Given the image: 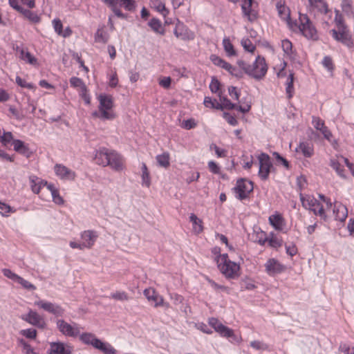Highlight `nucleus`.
<instances>
[{"instance_id":"obj_13","label":"nucleus","mask_w":354,"mask_h":354,"mask_svg":"<svg viewBox=\"0 0 354 354\" xmlns=\"http://www.w3.org/2000/svg\"><path fill=\"white\" fill-rule=\"evenodd\" d=\"M73 348L64 342H51L48 350V354H72Z\"/></svg>"},{"instance_id":"obj_15","label":"nucleus","mask_w":354,"mask_h":354,"mask_svg":"<svg viewBox=\"0 0 354 354\" xmlns=\"http://www.w3.org/2000/svg\"><path fill=\"white\" fill-rule=\"evenodd\" d=\"M55 174L61 179L73 180L75 173L66 166L61 164H56L54 167Z\"/></svg>"},{"instance_id":"obj_45","label":"nucleus","mask_w":354,"mask_h":354,"mask_svg":"<svg viewBox=\"0 0 354 354\" xmlns=\"http://www.w3.org/2000/svg\"><path fill=\"white\" fill-rule=\"evenodd\" d=\"M19 345L23 347L24 351L25 354H37L32 346L24 339L19 338L18 339Z\"/></svg>"},{"instance_id":"obj_46","label":"nucleus","mask_w":354,"mask_h":354,"mask_svg":"<svg viewBox=\"0 0 354 354\" xmlns=\"http://www.w3.org/2000/svg\"><path fill=\"white\" fill-rule=\"evenodd\" d=\"M228 66H227L225 70L230 73V75L239 79L243 77V72L241 69L233 66L230 63L228 64Z\"/></svg>"},{"instance_id":"obj_43","label":"nucleus","mask_w":354,"mask_h":354,"mask_svg":"<svg viewBox=\"0 0 354 354\" xmlns=\"http://www.w3.org/2000/svg\"><path fill=\"white\" fill-rule=\"evenodd\" d=\"M189 220L192 223L196 231L198 232L203 231L202 221L199 219L196 214L193 213L191 214L189 216Z\"/></svg>"},{"instance_id":"obj_24","label":"nucleus","mask_w":354,"mask_h":354,"mask_svg":"<svg viewBox=\"0 0 354 354\" xmlns=\"http://www.w3.org/2000/svg\"><path fill=\"white\" fill-rule=\"evenodd\" d=\"M95 343V348L100 351L104 354L117 353V351L109 342H102L101 339H99Z\"/></svg>"},{"instance_id":"obj_63","label":"nucleus","mask_w":354,"mask_h":354,"mask_svg":"<svg viewBox=\"0 0 354 354\" xmlns=\"http://www.w3.org/2000/svg\"><path fill=\"white\" fill-rule=\"evenodd\" d=\"M223 118L232 126L238 124V121L234 116L232 115L230 113L223 112Z\"/></svg>"},{"instance_id":"obj_11","label":"nucleus","mask_w":354,"mask_h":354,"mask_svg":"<svg viewBox=\"0 0 354 354\" xmlns=\"http://www.w3.org/2000/svg\"><path fill=\"white\" fill-rule=\"evenodd\" d=\"M265 268L270 276H274L284 272L286 266L275 259H269L265 263Z\"/></svg>"},{"instance_id":"obj_47","label":"nucleus","mask_w":354,"mask_h":354,"mask_svg":"<svg viewBox=\"0 0 354 354\" xmlns=\"http://www.w3.org/2000/svg\"><path fill=\"white\" fill-rule=\"evenodd\" d=\"M120 6H123L127 11H133L136 7V3L134 0H120Z\"/></svg>"},{"instance_id":"obj_31","label":"nucleus","mask_w":354,"mask_h":354,"mask_svg":"<svg viewBox=\"0 0 354 354\" xmlns=\"http://www.w3.org/2000/svg\"><path fill=\"white\" fill-rule=\"evenodd\" d=\"M223 46L225 52L226 53L228 57H232L236 55V52L234 48L233 44H232L230 38L225 37L223 39Z\"/></svg>"},{"instance_id":"obj_33","label":"nucleus","mask_w":354,"mask_h":354,"mask_svg":"<svg viewBox=\"0 0 354 354\" xmlns=\"http://www.w3.org/2000/svg\"><path fill=\"white\" fill-rule=\"evenodd\" d=\"M19 12L32 23L37 24L41 20L39 16L37 13L28 9H25L23 8V10H21Z\"/></svg>"},{"instance_id":"obj_56","label":"nucleus","mask_w":354,"mask_h":354,"mask_svg":"<svg viewBox=\"0 0 354 354\" xmlns=\"http://www.w3.org/2000/svg\"><path fill=\"white\" fill-rule=\"evenodd\" d=\"M20 334L26 338L34 339L37 337V330L34 328L24 329L20 331Z\"/></svg>"},{"instance_id":"obj_57","label":"nucleus","mask_w":354,"mask_h":354,"mask_svg":"<svg viewBox=\"0 0 354 354\" xmlns=\"http://www.w3.org/2000/svg\"><path fill=\"white\" fill-rule=\"evenodd\" d=\"M312 123L314 127L320 131H322L324 128H326L324 122L320 119L319 117H313Z\"/></svg>"},{"instance_id":"obj_9","label":"nucleus","mask_w":354,"mask_h":354,"mask_svg":"<svg viewBox=\"0 0 354 354\" xmlns=\"http://www.w3.org/2000/svg\"><path fill=\"white\" fill-rule=\"evenodd\" d=\"M21 319L28 324L39 328H44L46 322L44 318L36 311L29 310L28 313L21 316Z\"/></svg>"},{"instance_id":"obj_25","label":"nucleus","mask_w":354,"mask_h":354,"mask_svg":"<svg viewBox=\"0 0 354 354\" xmlns=\"http://www.w3.org/2000/svg\"><path fill=\"white\" fill-rule=\"evenodd\" d=\"M149 4L151 8L155 9L164 17H166L169 12L162 0H149Z\"/></svg>"},{"instance_id":"obj_39","label":"nucleus","mask_w":354,"mask_h":354,"mask_svg":"<svg viewBox=\"0 0 354 354\" xmlns=\"http://www.w3.org/2000/svg\"><path fill=\"white\" fill-rule=\"evenodd\" d=\"M311 6L318 8L321 12L327 13L328 6L324 0H308Z\"/></svg>"},{"instance_id":"obj_40","label":"nucleus","mask_w":354,"mask_h":354,"mask_svg":"<svg viewBox=\"0 0 354 354\" xmlns=\"http://www.w3.org/2000/svg\"><path fill=\"white\" fill-rule=\"evenodd\" d=\"M294 74L292 73H290L287 82H286V92L288 95V97L290 99L292 97L294 93Z\"/></svg>"},{"instance_id":"obj_62","label":"nucleus","mask_w":354,"mask_h":354,"mask_svg":"<svg viewBox=\"0 0 354 354\" xmlns=\"http://www.w3.org/2000/svg\"><path fill=\"white\" fill-rule=\"evenodd\" d=\"M268 245L273 248H279L282 246L283 241L282 239H279L277 237H272L268 241Z\"/></svg>"},{"instance_id":"obj_17","label":"nucleus","mask_w":354,"mask_h":354,"mask_svg":"<svg viewBox=\"0 0 354 354\" xmlns=\"http://www.w3.org/2000/svg\"><path fill=\"white\" fill-rule=\"evenodd\" d=\"M98 235L94 230H84L80 234L82 245L85 248H91L95 243Z\"/></svg>"},{"instance_id":"obj_27","label":"nucleus","mask_w":354,"mask_h":354,"mask_svg":"<svg viewBox=\"0 0 354 354\" xmlns=\"http://www.w3.org/2000/svg\"><path fill=\"white\" fill-rule=\"evenodd\" d=\"M218 333L222 337L230 339L231 342H239V337L235 335L234 330L224 325L218 328Z\"/></svg>"},{"instance_id":"obj_28","label":"nucleus","mask_w":354,"mask_h":354,"mask_svg":"<svg viewBox=\"0 0 354 354\" xmlns=\"http://www.w3.org/2000/svg\"><path fill=\"white\" fill-rule=\"evenodd\" d=\"M276 6L279 17L281 19L288 22L290 20V13L289 8H287L284 4L281 3V1L277 2Z\"/></svg>"},{"instance_id":"obj_22","label":"nucleus","mask_w":354,"mask_h":354,"mask_svg":"<svg viewBox=\"0 0 354 354\" xmlns=\"http://www.w3.org/2000/svg\"><path fill=\"white\" fill-rule=\"evenodd\" d=\"M144 295L149 301L154 302V307H158L163 304V298L158 295L153 289H145Z\"/></svg>"},{"instance_id":"obj_19","label":"nucleus","mask_w":354,"mask_h":354,"mask_svg":"<svg viewBox=\"0 0 354 354\" xmlns=\"http://www.w3.org/2000/svg\"><path fill=\"white\" fill-rule=\"evenodd\" d=\"M111 152V149H106L105 147L100 148L98 151H96L95 156V162L103 167L107 166L109 163L108 160L109 157V153Z\"/></svg>"},{"instance_id":"obj_59","label":"nucleus","mask_w":354,"mask_h":354,"mask_svg":"<svg viewBox=\"0 0 354 354\" xmlns=\"http://www.w3.org/2000/svg\"><path fill=\"white\" fill-rule=\"evenodd\" d=\"M203 104L206 107L216 109L217 104L220 103L216 99H212L210 97H205Z\"/></svg>"},{"instance_id":"obj_51","label":"nucleus","mask_w":354,"mask_h":354,"mask_svg":"<svg viewBox=\"0 0 354 354\" xmlns=\"http://www.w3.org/2000/svg\"><path fill=\"white\" fill-rule=\"evenodd\" d=\"M241 44L242 45V46L243 47V48L245 49V50L250 52V53H253L256 48L255 46L252 44L251 40L248 38H243L241 40Z\"/></svg>"},{"instance_id":"obj_7","label":"nucleus","mask_w":354,"mask_h":354,"mask_svg":"<svg viewBox=\"0 0 354 354\" xmlns=\"http://www.w3.org/2000/svg\"><path fill=\"white\" fill-rule=\"evenodd\" d=\"M34 304L56 317H62L65 312L61 306L45 300L35 301Z\"/></svg>"},{"instance_id":"obj_4","label":"nucleus","mask_w":354,"mask_h":354,"mask_svg":"<svg viewBox=\"0 0 354 354\" xmlns=\"http://www.w3.org/2000/svg\"><path fill=\"white\" fill-rule=\"evenodd\" d=\"M253 189V183L244 178L238 179L236 186L233 188L234 192L237 194L236 198L241 201L246 199Z\"/></svg>"},{"instance_id":"obj_54","label":"nucleus","mask_w":354,"mask_h":354,"mask_svg":"<svg viewBox=\"0 0 354 354\" xmlns=\"http://www.w3.org/2000/svg\"><path fill=\"white\" fill-rule=\"evenodd\" d=\"M250 346L257 351H266L268 349V344L257 340L251 342Z\"/></svg>"},{"instance_id":"obj_10","label":"nucleus","mask_w":354,"mask_h":354,"mask_svg":"<svg viewBox=\"0 0 354 354\" xmlns=\"http://www.w3.org/2000/svg\"><path fill=\"white\" fill-rule=\"evenodd\" d=\"M108 158L109 163L107 166H109L112 169L117 171L123 170L124 159L122 156L114 150H111Z\"/></svg>"},{"instance_id":"obj_44","label":"nucleus","mask_w":354,"mask_h":354,"mask_svg":"<svg viewBox=\"0 0 354 354\" xmlns=\"http://www.w3.org/2000/svg\"><path fill=\"white\" fill-rule=\"evenodd\" d=\"M69 81L71 86L74 88L80 87L82 91H86V86L81 78L77 77H72Z\"/></svg>"},{"instance_id":"obj_60","label":"nucleus","mask_w":354,"mask_h":354,"mask_svg":"<svg viewBox=\"0 0 354 354\" xmlns=\"http://www.w3.org/2000/svg\"><path fill=\"white\" fill-rule=\"evenodd\" d=\"M352 0H342V9L343 12L350 14L352 12Z\"/></svg>"},{"instance_id":"obj_37","label":"nucleus","mask_w":354,"mask_h":354,"mask_svg":"<svg viewBox=\"0 0 354 354\" xmlns=\"http://www.w3.org/2000/svg\"><path fill=\"white\" fill-rule=\"evenodd\" d=\"M142 184L147 187L151 185L150 174L148 171L147 165L145 162H142Z\"/></svg>"},{"instance_id":"obj_29","label":"nucleus","mask_w":354,"mask_h":354,"mask_svg":"<svg viewBox=\"0 0 354 354\" xmlns=\"http://www.w3.org/2000/svg\"><path fill=\"white\" fill-rule=\"evenodd\" d=\"M30 187L32 191L35 194H39L41 187H44V184H46V181H44L35 176L30 177Z\"/></svg>"},{"instance_id":"obj_2","label":"nucleus","mask_w":354,"mask_h":354,"mask_svg":"<svg viewBox=\"0 0 354 354\" xmlns=\"http://www.w3.org/2000/svg\"><path fill=\"white\" fill-rule=\"evenodd\" d=\"M267 71L268 66L265 58L258 55L253 64L248 67L246 74L257 80H260L264 77Z\"/></svg>"},{"instance_id":"obj_49","label":"nucleus","mask_w":354,"mask_h":354,"mask_svg":"<svg viewBox=\"0 0 354 354\" xmlns=\"http://www.w3.org/2000/svg\"><path fill=\"white\" fill-rule=\"evenodd\" d=\"M109 297L118 301H127L129 299V297L124 291H117L115 292H113L111 294Z\"/></svg>"},{"instance_id":"obj_36","label":"nucleus","mask_w":354,"mask_h":354,"mask_svg":"<svg viewBox=\"0 0 354 354\" xmlns=\"http://www.w3.org/2000/svg\"><path fill=\"white\" fill-rule=\"evenodd\" d=\"M156 160L160 167L167 168L169 166V154L167 152H164L162 154L157 155Z\"/></svg>"},{"instance_id":"obj_58","label":"nucleus","mask_w":354,"mask_h":354,"mask_svg":"<svg viewBox=\"0 0 354 354\" xmlns=\"http://www.w3.org/2000/svg\"><path fill=\"white\" fill-rule=\"evenodd\" d=\"M16 83L22 88H26L28 89H33L35 88L32 83L26 82L25 80H23L19 76L16 77Z\"/></svg>"},{"instance_id":"obj_23","label":"nucleus","mask_w":354,"mask_h":354,"mask_svg":"<svg viewBox=\"0 0 354 354\" xmlns=\"http://www.w3.org/2000/svg\"><path fill=\"white\" fill-rule=\"evenodd\" d=\"M297 152H301L305 158H310L314 154L313 145L308 142H301L296 148Z\"/></svg>"},{"instance_id":"obj_6","label":"nucleus","mask_w":354,"mask_h":354,"mask_svg":"<svg viewBox=\"0 0 354 354\" xmlns=\"http://www.w3.org/2000/svg\"><path fill=\"white\" fill-rule=\"evenodd\" d=\"M56 325L59 331L65 336L75 337L80 334L78 324L75 322L70 324L64 319H58Z\"/></svg>"},{"instance_id":"obj_12","label":"nucleus","mask_w":354,"mask_h":354,"mask_svg":"<svg viewBox=\"0 0 354 354\" xmlns=\"http://www.w3.org/2000/svg\"><path fill=\"white\" fill-rule=\"evenodd\" d=\"M174 34L177 38L185 41L193 39L194 37V33L183 23L179 21L176 24Z\"/></svg>"},{"instance_id":"obj_8","label":"nucleus","mask_w":354,"mask_h":354,"mask_svg":"<svg viewBox=\"0 0 354 354\" xmlns=\"http://www.w3.org/2000/svg\"><path fill=\"white\" fill-rule=\"evenodd\" d=\"M220 272L227 279H235L238 277L240 269L239 264L234 261H228L227 263L218 265Z\"/></svg>"},{"instance_id":"obj_5","label":"nucleus","mask_w":354,"mask_h":354,"mask_svg":"<svg viewBox=\"0 0 354 354\" xmlns=\"http://www.w3.org/2000/svg\"><path fill=\"white\" fill-rule=\"evenodd\" d=\"M259 176L263 180H266L272 168L270 156L266 153H261L259 157Z\"/></svg>"},{"instance_id":"obj_42","label":"nucleus","mask_w":354,"mask_h":354,"mask_svg":"<svg viewBox=\"0 0 354 354\" xmlns=\"http://www.w3.org/2000/svg\"><path fill=\"white\" fill-rule=\"evenodd\" d=\"M14 140L13 135L10 131H4L3 135L0 136V142L3 147H7L10 142H12V145H13Z\"/></svg>"},{"instance_id":"obj_18","label":"nucleus","mask_w":354,"mask_h":354,"mask_svg":"<svg viewBox=\"0 0 354 354\" xmlns=\"http://www.w3.org/2000/svg\"><path fill=\"white\" fill-rule=\"evenodd\" d=\"M13 147L14 150L19 153L21 155L29 158L32 155V151L30 149L28 145L26 144L24 141L21 140H13Z\"/></svg>"},{"instance_id":"obj_50","label":"nucleus","mask_w":354,"mask_h":354,"mask_svg":"<svg viewBox=\"0 0 354 354\" xmlns=\"http://www.w3.org/2000/svg\"><path fill=\"white\" fill-rule=\"evenodd\" d=\"M272 156L274 158V159L276 160L277 163L282 165L287 169H290V165L289 162L285 158H283L282 156H281L280 153L274 151L272 153Z\"/></svg>"},{"instance_id":"obj_20","label":"nucleus","mask_w":354,"mask_h":354,"mask_svg":"<svg viewBox=\"0 0 354 354\" xmlns=\"http://www.w3.org/2000/svg\"><path fill=\"white\" fill-rule=\"evenodd\" d=\"M299 197L302 206L306 209L314 211L316 206L320 205V203L312 196H304L300 193Z\"/></svg>"},{"instance_id":"obj_64","label":"nucleus","mask_w":354,"mask_h":354,"mask_svg":"<svg viewBox=\"0 0 354 354\" xmlns=\"http://www.w3.org/2000/svg\"><path fill=\"white\" fill-rule=\"evenodd\" d=\"M210 149H214L216 156L218 158H224L226 156L227 151L225 149L219 148L216 145L212 144L210 145Z\"/></svg>"},{"instance_id":"obj_53","label":"nucleus","mask_w":354,"mask_h":354,"mask_svg":"<svg viewBox=\"0 0 354 354\" xmlns=\"http://www.w3.org/2000/svg\"><path fill=\"white\" fill-rule=\"evenodd\" d=\"M281 47L285 54L291 55L292 53V44L288 39H283L281 41Z\"/></svg>"},{"instance_id":"obj_1","label":"nucleus","mask_w":354,"mask_h":354,"mask_svg":"<svg viewBox=\"0 0 354 354\" xmlns=\"http://www.w3.org/2000/svg\"><path fill=\"white\" fill-rule=\"evenodd\" d=\"M99 112L93 113L94 117L102 120H111L115 118V113L111 111L113 106V101L111 95L101 93L98 95Z\"/></svg>"},{"instance_id":"obj_34","label":"nucleus","mask_w":354,"mask_h":354,"mask_svg":"<svg viewBox=\"0 0 354 354\" xmlns=\"http://www.w3.org/2000/svg\"><path fill=\"white\" fill-rule=\"evenodd\" d=\"M222 101L221 103L218 104L216 106L217 110H223V109H227V110H232V109H237V104L232 103L229 99L227 97H223V99H221Z\"/></svg>"},{"instance_id":"obj_41","label":"nucleus","mask_w":354,"mask_h":354,"mask_svg":"<svg viewBox=\"0 0 354 354\" xmlns=\"http://www.w3.org/2000/svg\"><path fill=\"white\" fill-rule=\"evenodd\" d=\"M210 60L216 66L221 67L223 69H226L228 66V62L221 58L216 55H212L210 56Z\"/></svg>"},{"instance_id":"obj_52","label":"nucleus","mask_w":354,"mask_h":354,"mask_svg":"<svg viewBox=\"0 0 354 354\" xmlns=\"http://www.w3.org/2000/svg\"><path fill=\"white\" fill-rule=\"evenodd\" d=\"M17 283H19L24 288L28 290H35L36 289V286L35 285L20 276L19 277Z\"/></svg>"},{"instance_id":"obj_32","label":"nucleus","mask_w":354,"mask_h":354,"mask_svg":"<svg viewBox=\"0 0 354 354\" xmlns=\"http://www.w3.org/2000/svg\"><path fill=\"white\" fill-rule=\"evenodd\" d=\"M19 57L30 64L36 65L37 64V59L27 50H20Z\"/></svg>"},{"instance_id":"obj_16","label":"nucleus","mask_w":354,"mask_h":354,"mask_svg":"<svg viewBox=\"0 0 354 354\" xmlns=\"http://www.w3.org/2000/svg\"><path fill=\"white\" fill-rule=\"evenodd\" d=\"M253 0H243L241 10L243 15L246 17L250 22L255 21L258 15L257 12L252 9Z\"/></svg>"},{"instance_id":"obj_55","label":"nucleus","mask_w":354,"mask_h":354,"mask_svg":"<svg viewBox=\"0 0 354 354\" xmlns=\"http://www.w3.org/2000/svg\"><path fill=\"white\" fill-rule=\"evenodd\" d=\"M15 210L9 205L0 201V213L3 216H8L10 212H15Z\"/></svg>"},{"instance_id":"obj_14","label":"nucleus","mask_w":354,"mask_h":354,"mask_svg":"<svg viewBox=\"0 0 354 354\" xmlns=\"http://www.w3.org/2000/svg\"><path fill=\"white\" fill-rule=\"evenodd\" d=\"M332 37L337 41L342 42L348 48L353 46V41L349 32L343 29L341 32H337L335 29L330 30Z\"/></svg>"},{"instance_id":"obj_26","label":"nucleus","mask_w":354,"mask_h":354,"mask_svg":"<svg viewBox=\"0 0 354 354\" xmlns=\"http://www.w3.org/2000/svg\"><path fill=\"white\" fill-rule=\"evenodd\" d=\"M100 339L91 333H83L80 335V340L86 345H91L93 348L95 346V342H98Z\"/></svg>"},{"instance_id":"obj_35","label":"nucleus","mask_w":354,"mask_h":354,"mask_svg":"<svg viewBox=\"0 0 354 354\" xmlns=\"http://www.w3.org/2000/svg\"><path fill=\"white\" fill-rule=\"evenodd\" d=\"M330 166L335 170L336 173L342 178H346L345 170L344 167L335 159L330 160Z\"/></svg>"},{"instance_id":"obj_61","label":"nucleus","mask_w":354,"mask_h":354,"mask_svg":"<svg viewBox=\"0 0 354 354\" xmlns=\"http://www.w3.org/2000/svg\"><path fill=\"white\" fill-rule=\"evenodd\" d=\"M220 82L218 80V79L216 77H212V81L209 84V89L212 93H216L220 89Z\"/></svg>"},{"instance_id":"obj_30","label":"nucleus","mask_w":354,"mask_h":354,"mask_svg":"<svg viewBox=\"0 0 354 354\" xmlns=\"http://www.w3.org/2000/svg\"><path fill=\"white\" fill-rule=\"evenodd\" d=\"M148 26L151 28L156 33H158L161 35H165V29L162 26L161 21L157 18H152L149 22Z\"/></svg>"},{"instance_id":"obj_38","label":"nucleus","mask_w":354,"mask_h":354,"mask_svg":"<svg viewBox=\"0 0 354 354\" xmlns=\"http://www.w3.org/2000/svg\"><path fill=\"white\" fill-rule=\"evenodd\" d=\"M269 222L275 230H280L281 228L283 218L280 214L272 215L269 217Z\"/></svg>"},{"instance_id":"obj_21","label":"nucleus","mask_w":354,"mask_h":354,"mask_svg":"<svg viewBox=\"0 0 354 354\" xmlns=\"http://www.w3.org/2000/svg\"><path fill=\"white\" fill-rule=\"evenodd\" d=\"M333 214L335 220L344 222L348 216V210L345 205L340 203H335Z\"/></svg>"},{"instance_id":"obj_3","label":"nucleus","mask_w":354,"mask_h":354,"mask_svg":"<svg viewBox=\"0 0 354 354\" xmlns=\"http://www.w3.org/2000/svg\"><path fill=\"white\" fill-rule=\"evenodd\" d=\"M299 28L301 34L308 39L317 41L319 39V35L316 28L313 24L307 15L299 14Z\"/></svg>"},{"instance_id":"obj_48","label":"nucleus","mask_w":354,"mask_h":354,"mask_svg":"<svg viewBox=\"0 0 354 354\" xmlns=\"http://www.w3.org/2000/svg\"><path fill=\"white\" fill-rule=\"evenodd\" d=\"M323 66L327 69L328 71L333 73L334 71V64L331 57L325 56L322 62Z\"/></svg>"}]
</instances>
